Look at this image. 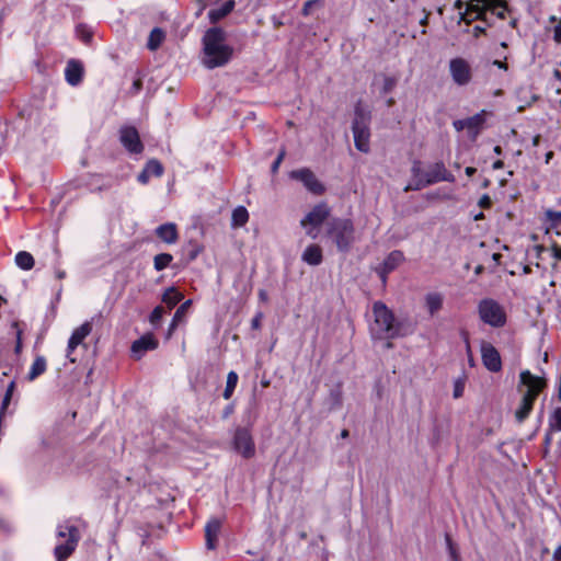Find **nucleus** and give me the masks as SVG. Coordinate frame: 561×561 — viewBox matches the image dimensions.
<instances>
[{"mask_svg": "<svg viewBox=\"0 0 561 561\" xmlns=\"http://www.w3.org/2000/svg\"><path fill=\"white\" fill-rule=\"evenodd\" d=\"M202 65L207 69L226 66L232 58L233 48L226 43V32L221 27L208 28L202 39Z\"/></svg>", "mask_w": 561, "mask_h": 561, "instance_id": "1", "label": "nucleus"}, {"mask_svg": "<svg viewBox=\"0 0 561 561\" xmlns=\"http://www.w3.org/2000/svg\"><path fill=\"white\" fill-rule=\"evenodd\" d=\"M373 317L369 332L374 340H391L404 335L401 323L396 322L393 312L382 301L374 302Z\"/></svg>", "mask_w": 561, "mask_h": 561, "instance_id": "2", "label": "nucleus"}, {"mask_svg": "<svg viewBox=\"0 0 561 561\" xmlns=\"http://www.w3.org/2000/svg\"><path fill=\"white\" fill-rule=\"evenodd\" d=\"M371 114L362 102H357L354 110V119L352 124V130L354 136L355 148L364 153L370 150V124Z\"/></svg>", "mask_w": 561, "mask_h": 561, "instance_id": "3", "label": "nucleus"}, {"mask_svg": "<svg viewBox=\"0 0 561 561\" xmlns=\"http://www.w3.org/2000/svg\"><path fill=\"white\" fill-rule=\"evenodd\" d=\"M327 234L343 253L348 252L355 242V228L348 218H333L328 225Z\"/></svg>", "mask_w": 561, "mask_h": 561, "instance_id": "4", "label": "nucleus"}, {"mask_svg": "<svg viewBox=\"0 0 561 561\" xmlns=\"http://www.w3.org/2000/svg\"><path fill=\"white\" fill-rule=\"evenodd\" d=\"M57 536L67 539L55 547L56 561H66L78 546L80 540L79 529L73 525L62 524L57 527Z\"/></svg>", "mask_w": 561, "mask_h": 561, "instance_id": "5", "label": "nucleus"}, {"mask_svg": "<svg viewBox=\"0 0 561 561\" xmlns=\"http://www.w3.org/2000/svg\"><path fill=\"white\" fill-rule=\"evenodd\" d=\"M438 182H455V176L445 168L443 162H435L428 165L424 173V179H419L415 184H409L404 187V192L419 191Z\"/></svg>", "mask_w": 561, "mask_h": 561, "instance_id": "6", "label": "nucleus"}, {"mask_svg": "<svg viewBox=\"0 0 561 561\" xmlns=\"http://www.w3.org/2000/svg\"><path fill=\"white\" fill-rule=\"evenodd\" d=\"M331 213L327 203L321 202L313 206V208L301 219L300 225L306 230V233L316 239L319 233V228L329 218Z\"/></svg>", "mask_w": 561, "mask_h": 561, "instance_id": "7", "label": "nucleus"}, {"mask_svg": "<svg viewBox=\"0 0 561 561\" xmlns=\"http://www.w3.org/2000/svg\"><path fill=\"white\" fill-rule=\"evenodd\" d=\"M480 319L494 328H501L506 323V314L503 307L494 299H482L478 306Z\"/></svg>", "mask_w": 561, "mask_h": 561, "instance_id": "8", "label": "nucleus"}, {"mask_svg": "<svg viewBox=\"0 0 561 561\" xmlns=\"http://www.w3.org/2000/svg\"><path fill=\"white\" fill-rule=\"evenodd\" d=\"M522 387L526 390L523 396L536 400L539 393L547 387V379L542 376H536L528 369L522 370L519 374L518 391L522 392Z\"/></svg>", "mask_w": 561, "mask_h": 561, "instance_id": "9", "label": "nucleus"}, {"mask_svg": "<svg viewBox=\"0 0 561 561\" xmlns=\"http://www.w3.org/2000/svg\"><path fill=\"white\" fill-rule=\"evenodd\" d=\"M449 73L453 81L460 87L467 85L472 80V68L468 60L462 57H456L449 60Z\"/></svg>", "mask_w": 561, "mask_h": 561, "instance_id": "10", "label": "nucleus"}, {"mask_svg": "<svg viewBox=\"0 0 561 561\" xmlns=\"http://www.w3.org/2000/svg\"><path fill=\"white\" fill-rule=\"evenodd\" d=\"M289 178L302 183L307 191L313 195H322L325 192V186L318 180L316 174L308 168L293 170Z\"/></svg>", "mask_w": 561, "mask_h": 561, "instance_id": "11", "label": "nucleus"}, {"mask_svg": "<svg viewBox=\"0 0 561 561\" xmlns=\"http://www.w3.org/2000/svg\"><path fill=\"white\" fill-rule=\"evenodd\" d=\"M233 448L243 458L250 459L255 455V445L251 431L247 427H238L233 435Z\"/></svg>", "mask_w": 561, "mask_h": 561, "instance_id": "12", "label": "nucleus"}, {"mask_svg": "<svg viewBox=\"0 0 561 561\" xmlns=\"http://www.w3.org/2000/svg\"><path fill=\"white\" fill-rule=\"evenodd\" d=\"M92 320L83 322L80 327L73 330L69 337L66 356L71 363H76L77 359L72 357L73 351L81 344L85 337L92 332Z\"/></svg>", "mask_w": 561, "mask_h": 561, "instance_id": "13", "label": "nucleus"}, {"mask_svg": "<svg viewBox=\"0 0 561 561\" xmlns=\"http://www.w3.org/2000/svg\"><path fill=\"white\" fill-rule=\"evenodd\" d=\"M119 139L122 145L130 153H140L144 150V145L140 141L139 134L135 127H122L119 130Z\"/></svg>", "mask_w": 561, "mask_h": 561, "instance_id": "14", "label": "nucleus"}, {"mask_svg": "<svg viewBox=\"0 0 561 561\" xmlns=\"http://www.w3.org/2000/svg\"><path fill=\"white\" fill-rule=\"evenodd\" d=\"M481 358L484 367L492 371L499 373L502 369V359L499 351L490 343H482Z\"/></svg>", "mask_w": 561, "mask_h": 561, "instance_id": "15", "label": "nucleus"}, {"mask_svg": "<svg viewBox=\"0 0 561 561\" xmlns=\"http://www.w3.org/2000/svg\"><path fill=\"white\" fill-rule=\"evenodd\" d=\"M403 261L404 254L399 250H393L387 255L382 264L377 268L382 283H386L387 275L394 271Z\"/></svg>", "mask_w": 561, "mask_h": 561, "instance_id": "16", "label": "nucleus"}, {"mask_svg": "<svg viewBox=\"0 0 561 561\" xmlns=\"http://www.w3.org/2000/svg\"><path fill=\"white\" fill-rule=\"evenodd\" d=\"M158 347V341L152 334H146L134 341L131 344V353L139 359L142 355Z\"/></svg>", "mask_w": 561, "mask_h": 561, "instance_id": "17", "label": "nucleus"}, {"mask_svg": "<svg viewBox=\"0 0 561 561\" xmlns=\"http://www.w3.org/2000/svg\"><path fill=\"white\" fill-rule=\"evenodd\" d=\"M221 530V520L211 518L205 526V545L208 550H215L218 546V537Z\"/></svg>", "mask_w": 561, "mask_h": 561, "instance_id": "18", "label": "nucleus"}, {"mask_svg": "<svg viewBox=\"0 0 561 561\" xmlns=\"http://www.w3.org/2000/svg\"><path fill=\"white\" fill-rule=\"evenodd\" d=\"M66 81L76 87L82 81L83 77V66L80 61L71 59L68 61L65 69Z\"/></svg>", "mask_w": 561, "mask_h": 561, "instance_id": "19", "label": "nucleus"}, {"mask_svg": "<svg viewBox=\"0 0 561 561\" xmlns=\"http://www.w3.org/2000/svg\"><path fill=\"white\" fill-rule=\"evenodd\" d=\"M157 237L168 244H174L179 239L178 227L173 222H167L156 228Z\"/></svg>", "mask_w": 561, "mask_h": 561, "instance_id": "20", "label": "nucleus"}, {"mask_svg": "<svg viewBox=\"0 0 561 561\" xmlns=\"http://www.w3.org/2000/svg\"><path fill=\"white\" fill-rule=\"evenodd\" d=\"M425 308L431 317L439 312L444 305V295L437 291H432L424 297Z\"/></svg>", "mask_w": 561, "mask_h": 561, "instance_id": "21", "label": "nucleus"}, {"mask_svg": "<svg viewBox=\"0 0 561 561\" xmlns=\"http://www.w3.org/2000/svg\"><path fill=\"white\" fill-rule=\"evenodd\" d=\"M301 259L309 265H320L323 260L322 250L318 244H310L305 249Z\"/></svg>", "mask_w": 561, "mask_h": 561, "instance_id": "22", "label": "nucleus"}, {"mask_svg": "<svg viewBox=\"0 0 561 561\" xmlns=\"http://www.w3.org/2000/svg\"><path fill=\"white\" fill-rule=\"evenodd\" d=\"M236 2L233 0H228L224 2L220 7L209 10L208 19L211 23H217L224 18H226L232 10L234 9Z\"/></svg>", "mask_w": 561, "mask_h": 561, "instance_id": "23", "label": "nucleus"}, {"mask_svg": "<svg viewBox=\"0 0 561 561\" xmlns=\"http://www.w3.org/2000/svg\"><path fill=\"white\" fill-rule=\"evenodd\" d=\"M485 111L482 110L480 113L474 114L471 117L466 118L467 130L472 138H476L485 122Z\"/></svg>", "mask_w": 561, "mask_h": 561, "instance_id": "24", "label": "nucleus"}, {"mask_svg": "<svg viewBox=\"0 0 561 561\" xmlns=\"http://www.w3.org/2000/svg\"><path fill=\"white\" fill-rule=\"evenodd\" d=\"M536 400L525 397H522L519 407L515 411V419L518 423H523L530 414L534 408V403Z\"/></svg>", "mask_w": 561, "mask_h": 561, "instance_id": "25", "label": "nucleus"}, {"mask_svg": "<svg viewBox=\"0 0 561 561\" xmlns=\"http://www.w3.org/2000/svg\"><path fill=\"white\" fill-rule=\"evenodd\" d=\"M47 362L44 356H36L27 374L28 380H34L46 371Z\"/></svg>", "mask_w": 561, "mask_h": 561, "instance_id": "26", "label": "nucleus"}, {"mask_svg": "<svg viewBox=\"0 0 561 561\" xmlns=\"http://www.w3.org/2000/svg\"><path fill=\"white\" fill-rule=\"evenodd\" d=\"M249 220V213L245 207L238 206L233 209L232 216H231V226L233 228L242 227L244 226Z\"/></svg>", "mask_w": 561, "mask_h": 561, "instance_id": "27", "label": "nucleus"}, {"mask_svg": "<svg viewBox=\"0 0 561 561\" xmlns=\"http://www.w3.org/2000/svg\"><path fill=\"white\" fill-rule=\"evenodd\" d=\"M183 298V295L176 290L174 287H169L163 296L162 301L168 306V308L171 310L173 307H175Z\"/></svg>", "mask_w": 561, "mask_h": 561, "instance_id": "28", "label": "nucleus"}, {"mask_svg": "<svg viewBox=\"0 0 561 561\" xmlns=\"http://www.w3.org/2000/svg\"><path fill=\"white\" fill-rule=\"evenodd\" d=\"M164 38H165V33L161 28L154 27L149 34L147 47L150 50H156L160 47V45L162 44Z\"/></svg>", "mask_w": 561, "mask_h": 561, "instance_id": "29", "label": "nucleus"}, {"mask_svg": "<svg viewBox=\"0 0 561 561\" xmlns=\"http://www.w3.org/2000/svg\"><path fill=\"white\" fill-rule=\"evenodd\" d=\"M15 263L20 268L30 271L34 266V257L26 251H20L15 255Z\"/></svg>", "mask_w": 561, "mask_h": 561, "instance_id": "30", "label": "nucleus"}, {"mask_svg": "<svg viewBox=\"0 0 561 561\" xmlns=\"http://www.w3.org/2000/svg\"><path fill=\"white\" fill-rule=\"evenodd\" d=\"M238 380H239V377H238V374L236 371L231 370V371L228 373L226 388H225L224 393H222V397L226 400H229L232 397L233 391H234V389L237 387Z\"/></svg>", "mask_w": 561, "mask_h": 561, "instance_id": "31", "label": "nucleus"}, {"mask_svg": "<svg viewBox=\"0 0 561 561\" xmlns=\"http://www.w3.org/2000/svg\"><path fill=\"white\" fill-rule=\"evenodd\" d=\"M192 301L191 300H186L185 302H183L175 311L174 316H173V319H172V322L170 324V328H169V331H173L176 325L184 320L185 318V314H186V311L188 309V307L191 306Z\"/></svg>", "mask_w": 561, "mask_h": 561, "instance_id": "32", "label": "nucleus"}, {"mask_svg": "<svg viewBox=\"0 0 561 561\" xmlns=\"http://www.w3.org/2000/svg\"><path fill=\"white\" fill-rule=\"evenodd\" d=\"M173 256L170 253H160L157 254L153 259L154 270L160 272L167 268L172 262Z\"/></svg>", "mask_w": 561, "mask_h": 561, "instance_id": "33", "label": "nucleus"}, {"mask_svg": "<svg viewBox=\"0 0 561 561\" xmlns=\"http://www.w3.org/2000/svg\"><path fill=\"white\" fill-rule=\"evenodd\" d=\"M144 170L151 176L160 178L163 174V165L156 159L148 161Z\"/></svg>", "mask_w": 561, "mask_h": 561, "instance_id": "34", "label": "nucleus"}, {"mask_svg": "<svg viewBox=\"0 0 561 561\" xmlns=\"http://www.w3.org/2000/svg\"><path fill=\"white\" fill-rule=\"evenodd\" d=\"M398 80L394 76H385L380 93L383 95L390 93L398 84Z\"/></svg>", "mask_w": 561, "mask_h": 561, "instance_id": "35", "label": "nucleus"}, {"mask_svg": "<svg viewBox=\"0 0 561 561\" xmlns=\"http://www.w3.org/2000/svg\"><path fill=\"white\" fill-rule=\"evenodd\" d=\"M550 431H561V408L554 409L549 417Z\"/></svg>", "mask_w": 561, "mask_h": 561, "instance_id": "36", "label": "nucleus"}, {"mask_svg": "<svg viewBox=\"0 0 561 561\" xmlns=\"http://www.w3.org/2000/svg\"><path fill=\"white\" fill-rule=\"evenodd\" d=\"M445 540H446L450 561H461L459 551H458L457 547L454 545L451 537L448 534H446Z\"/></svg>", "mask_w": 561, "mask_h": 561, "instance_id": "37", "label": "nucleus"}, {"mask_svg": "<svg viewBox=\"0 0 561 561\" xmlns=\"http://www.w3.org/2000/svg\"><path fill=\"white\" fill-rule=\"evenodd\" d=\"M411 173L413 176V182L411 184H415L419 179H424V171L422 170V163L419 160L413 161Z\"/></svg>", "mask_w": 561, "mask_h": 561, "instance_id": "38", "label": "nucleus"}, {"mask_svg": "<svg viewBox=\"0 0 561 561\" xmlns=\"http://www.w3.org/2000/svg\"><path fill=\"white\" fill-rule=\"evenodd\" d=\"M323 7V0H308L302 7V14L310 15L316 8Z\"/></svg>", "mask_w": 561, "mask_h": 561, "instance_id": "39", "label": "nucleus"}, {"mask_svg": "<svg viewBox=\"0 0 561 561\" xmlns=\"http://www.w3.org/2000/svg\"><path fill=\"white\" fill-rule=\"evenodd\" d=\"M545 215L547 220L551 224V226H558L561 224V211L547 209L545 211Z\"/></svg>", "mask_w": 561, "mask_h": 561, "instance_id": "40", "label": "nucleus"}, {"mask_svg": "<svg viewBox=\"0 0 561 561\" xmlns=\"http://www.w3.org/2000/svg\"><path fill=\"white\" fill-rule=\"evenodd\" d=\"M164 310L161 306H157L150 313L149 320L151 324H158L162 319Z\"/></svg>", "mask_w": 561, "mask_h": 561, "instance_id": "41", "label": "nucleus"}, {"mask_svg": "<svg viewBox=\"0 0 561 561\" xmlns=\"http://www.w3.org/2000/svg\"><path fill=\"white\" fill-rule=\"evenodd\" d=\"M549 20L550 22L558 21V24L553 27V39L557 43H561V20H558L557 16L554 15H551Z\"/></svg>", "mask_w": 561, "mask_h": 561, "instance_id": "42", "label": "nucleus"}, {"mask_svg": "<svg viewBox=\"0 0 561 561\" xmlns=\"http://www.w3.org/2000/svg\"><path fill=\"white\" fill-rule=\"evenodd\" d=\"M483 14V11L478 8V5L471 4L466 12V15L470 16L471 19H480Z\"/></svg>", "mask_w": 561, "mask_h": 561, "instance_id": "43", "label": "nucleus"}, {"mask_svg": "<svg viewBox=\"0 0 561 561\" xmlns=\"http://www.w3.org/2000/svg\"><path fill=\"white\" fill-rule=\"evenodd\" d=\"M284 157H285V150H282V151L278 153V156H277V158L275 159V161L272 163V167H271V171H272V173H276V172L278 171V168H279V165H280V163H282V161H283Z\"/></svg>", "mask_w": 561, "mask_h": 561, "instance_id": "44", "label": "nucleus"}, {"mask_svg": "<svg viewBox=\"0 0 561 561\" xmlns=\"http://www.w3.org/2000/svg\"><path fill=\"white\" fill-rule=\"evenodd\" d=\"M263 318L262 312H257L256 316L251 321V327L254 330H259L261 328V320Z\"/></svg>", "mask_w": 561, "mask_h": 561, "instance_id": "45", "label": "nucleus"}, {"mask_svg": "<svg viewBox=\"0 0 561 561\" xmlns=\"http://www.w3.org/2000/svg\"><path fill=\"white\" fill-rule=\"evenodd\" d=\"M151 178L150 174H148L144 169L142 171L138 174L137 176V180L139 183L141 184H147L149 182V179Z\"/></svg>", "mask_w": 561, "mask_h": 561, "instance_id": "46", "label": "nucleus"}, {"mask_svg": "<svg viewBox=\"0 0 561 561\" xmlns=\"http://www.w3.org/2000/svg\"><path fill=\"white\" fill-rule=\"evenodd\" d=\"M479 206L483 208H489L491 206V198L489 197V195L484 194L483 196H481V198L479 199Z\"/></svg>", "mask_w": 561, "mask_h": 561, "instance_id": "47", "label": "nucleus"}, {"mask_svg": "<svg viewBox=\"0 0 561 561\" xmlns=\"http://www.w3.org/2000/svg\"><path fill=\"white\" fill-rule=\"evenodd\" d=\"M455 129L457 131H461L463 129H467V126H466V119H457L453 123Z\"/></svg>", "mask_w": 561, "mask_h": 561, "instance_id": "48", "label": "nucleus"}, {"mask_svg": "<svg viewBox=\"0 0 561 561\" xmlns=\"http://www.w3.org/2000/svg\"><path fill=\"white\" fill-rule=\"evenodd\" d=\"M552 431H548L546 434H545V438H543V444H545V447L548 448L552 442V434H551Z\"/></svg>", "mask_w": 561, "mask_h": 561, "instance_id": "49", "label": "nucleus"}, {"mask_svg": "<svg viewBox=\"0 0 561 561\" xmlns=\"http://www.w3.org/2000/svg\"><path fill=\"white\" fill-rule=\"evenodd\" d=\"M503 0H481L483 8L500 4Z\"/></svg>", "mask_w": 561, "mask_h": 561, "instance_id": "50", "label": "nucleus"}, {"mask_svg": "<svg viewBox=\"0 0 561 561\" xmlns=\"http://www.w3.org/2000/svg\"><path fill=\"white\" fill-rule=\"evenodd\" d=\"M493 65L496 66L499 69L507 70V64L501 60H494Z\"/></svg>", "mask_w": 561, "mask_h": 561, "instance_id": "51", "label": "nucleus"}, {"mask_svg": "<svg viewBox=\"0 0 561 561\" xmlns=\"http://www.w3.org/2000/svg\"><path fill=\"white\" fill-rule=\"evenodd\" d=\"M21 347H22V342H21V332L19 331L18 332V335H16V345H15V352L19 353L21 351Z\"/></svg>", "mask_w": 561, "mask_h": 561, "instance_id": "52", "label": "nucleus"}, {"mask_svg": "<svg viewBox=\"0 0 561 561\" xmlns=\"http://www.w3.org/2000/svg\"><path fill=\"white\" fill-rule=\"evenodd\" d=\"M553 559L556 561H561V545L554 550Z\"/></svg>", "mask_w": 561, "mask_h": 561, "instance_id": "53", "label": "nucleus"}, {"mask_svg": "<svg viewBox=\"0 0 561 561\" xmlns=\"http://www.w3.org/2000/svg\"><path fill=\"white\" fill-rule=\"evenodd\" d=\"M13 390H14V382H10V385L8 386L7 388V391H5V394L4 396H8V397H12L13 394Z\"/></svg>", "mask_w": 561, "mask_h": 561, "instance_id": "54", "label": "nucleus"}, {"mask_svg": "<svg viewBox=\"0 0 561 561\" xmlns=\"http://www.w3.org/2000/svg\"><path fill=\"white\" fill-rule=\"evenodd\" d=\"M477 172V169L473 168V167H467L465 169V173L468 175V176H472L474 173Z\"/></svg>", "mask_w": 561, "mask_h": 561, "instance_id": "55", "label": "nucleus"}, {"mask_svg": "<svg viewBox=\"0 0 561 561\" xmlns=\"http://www.w3.org/2000/svg\"><path fill=\"white\" fill-rule=\"evenodd\" d=\"M259 298H260L262 301H267V299H268L267 293H266L264 289H261V290L259 291Z\"/></svg>", "mask_w": 561, "mask_h": 561, "instance_id": "56", "label": "nucleus"}, {"mask_svg": "<svg viewBox=\"0 0 561 561\" xmlns=\"http://www.w3.org/2000/svg\"><path fill=\"white\" fill-rule=\"evenodd\" d=\"M492 167L494 170H500L504 167V162L502 160H496Z\"/></svg>", "mask_w": 561, "mask_h": 561, "instance_id": "57", "label": "nucleus"}, {"mask_svg": "<svg viewBox=\"0 0 561 561\" xmlns=\"http://www.w3.org/2000/svg\"><path fill=\"white\" fill-rule=\"evenodd\" d=\"M133 87H134L135 91H139L141 89L140 80L134 81Z\"/></svg>", "mask_w": 561, "mask_h": 561, "instance_id": "58", "label": "nucleus"}, {"mask_svg": "<svg viewBox=\"0 0 561 561\" xmlns=\"http://www.w3.org/2000/svg\"><path fill=\"white\" fill-rule=\"evenodd\" d=\"M483 271H484L483 265H478V266L474 268V274H476V275H480Z\"/></svg>", "mask_w": 561, "mask_h": 561, "instance_id": "59", "label": "nucleus"}, {"mask_svg": "<svg viewBox=\"0 0 561 561\" xmlns=\"http://www.w3.org/2000/svg\"><path fill=\"white\" fill-rule=\"evenodd\" d=\"M461 393H462V390L460 388L456 387L454 390V397L459 398L461 396Z\"/></svg>", "mask_w": 561, "mask_h": 561, "instance_id": "60", "label": "nucleus"}, {"mask_svg": "<svg viewBox=\"0 0 561 561\" xmlns=\"http://www.w3.org/2000/svg\"><path fill=\"white\" fill-rule=\"evenodd\" d=\"M493 151L497 156H501L503 153V150H502V148L500 146H495Z\"/></svg>", "mask_w": 561, "mask_h": 561, "instance_id": "61", "label": "nucleus"}, {"mask_svg": "<svg viewBox=\"0 0 561 561\" xmlns=\"http://www.w3.org/2000/svg\"><path fill=\"white\" fill-rule=\"evenodd\" d=\"M204 9H205V3H202V4H201V7H199V9H198V10H197V12H196V16H197V18H198V16H201V14L203 13Z\"/></svg>", "mask_w": 561, "mask_h": 561, "instance_id": "62", "label": "nucleus"}, {"mask_svg": "<svg viewBox=\"0 0 561 561\" xmlns=\"http://www.w3.org/2000/svg\"><path fill=\"white\" fill-rule=\"evenodd\" d=\"M473 31H474V35L478 36L481 32H483V28L477 25V26H474Z\"/></svg>", "mask_w": 561, "mask_h": 561, "instance_id": "63", "label": "nucleus"}, {"mask_svg": "<svg viewBox=\"0 0 561 561\" xmlns=\"http://www.w3.org/2000/svg\"><path fill=\"white\" fill-rule=\"evenodd\" d=\"M348 435H350V433H348V431H347V430H343V431L341 432V434H340L341 438H346V437H348Z\"/></svg>", "mask_w": 561, "mask_h": 561, "instance_id": "64", "label": "nucleus"}]
</instances>
